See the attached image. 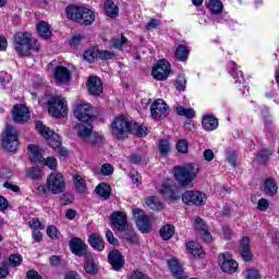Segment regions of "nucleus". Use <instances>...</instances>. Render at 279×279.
<instances>
[{
  "label": "nucleus",
  "instance_id": "f257e3e1",
  "mask_svg": "<svg viewBox=\"0 0 279 279\" xmlns=\"http://www.w3.org/2000/svg\"><path fill=\"white\" fill-rule=\"evenodd\" d=\"M111 132L116 138H125L129 132H133L136 136H147V128L136 123L130 122L125 117L120 116L111 123Z\"/></svg>",
  "mask_w": 279,
  "mask_h": 279
},
{
  "label": "nucleus",
  "instance_id": "f03ea898",
  "mask_svg": "<svg viewBox=\"0 0 279 279\" xmlns=\"http://www.w3.org/2000/svg\"><path fill=\"white\" fill-rule=\"evenodd\" d=\"M174 180L179 182L181 186H190V184L197 178L199 173V165L186 163L183 166H175L173 168Z\"/></svg>",
  "mask_w": 279,
  "mask_h": 279
},
{
  "label": "nucleus",
  "instance_id": "7ed1b4c3",
  "mask_svg": "<svg viewBox=\"0 0 279 279\" xmlns=\"http://www.w3.org/2000/svg\"><path fill=\"white\" fill-rule=\"evenodd\" d=\"M66 16L80 25H92L95 23V12L85 7L70 5L65 9Z\"/></svg>",
  "mask_w": 279,
  "mask_h": 279
},
{
  "label": "nucleus",
  "instance_id": "20e7f679",
  "mask_svg": "<svg viewBox=\"0 0 279 279\" xmlns=\"http://www.w3.org/2000/svg\"><path fill=\"white\" fill-rule=\"evenodd\" d=\"M46 184L49 193L52 195H60L66 190V180L62 172H51L46 179Z\"/></svg>",
  "mask_w": 279,
  "mask_h": 279
},
{
  "label": "nucleus",
  "instance_id": "39448f33",
  "mask_svg": "<svg viewBox=\"0 0 279 279\" xmlns=\"http://www.w3.org/2000/svg\"><path fill=\"white\" fill-rule=\"evenodd\" d=\"M37 132L45 138L52 149H58L62 145V140L58 133L46 126L41 121L35 123Z\"/></svg>",
  "mask_w": 279,
  "mask_h": 279
},
{
  "label": "nucleus",
  "instance_id": "423d86ee",
  "mask_svg": "<svg viewBox=\"0 0 279 279\" xmlns=\"http://www.w3.org/2000/svg\"><path fill=\"white\" fill-rule=\"evenodd\" d=\"M1 143L5 151H16L19 149V132L16 128L8 125L2 134Z\"/></svg>",
  "mask_w": 279,
  "mask_h": 279
},
{
  "label": "nucleus",
  "instance_id": "0eeeda50",
  "mask_svg": "<svg viewBox=\"0 0 279 279\" xmlns=\"http://www.w3.org/2000/svg\"><path fill=\"white\" fill-rule=\"evenodd\" d=\"M69 108L66 107V100L60 96H52L48 101V112L54 119H62L66 116Z\"/></svg>",
  "mask_w": 279,
  "mask_h": 279
},
{
  "label": "nucleus",
  "instance_id": "6e6552de",
  "mask_svg": "<svg viewBox=\"0 0 279 279\" xmlns=\"http://www.w3.org/2000/svg\"><path fill=\"white\" fill-rule=\"evenodd\" d=\"M14 49L19 56H27L32 49V34L17 32L14 36Z\"/></svg>",
  "mask_w": 279,
  "mask_h": 279
},
{
  "label": "nucleus",
  "instance_id": "1a4fd4ad",
  "mask_svg": "<svg viewBox=\"0 0 279 279\" xmlns=\"http://www.w3.org/2000/svg\"><path fill=\"white\" fill-rule=\"evenodd\" d=\"M150 117L155 121H160L169 117V105L163 99L155 100L150 106Z\"/></svg>",
  "mask_w": 279,
  "mask_h": 279
},
{
  "label": "nucleus",
  "instance_id": "9d476101",
  "mask_svg": "<svg viewBox=\"0 0 279 279\" xmlns=\"http://www.w3.org/2000/svg\"><path fill=\"white\" fill-rule=\"evenodd\" d=\"M74 116L78 121H82V123H88V121H92L93 117H95V109L90 104L76 105Z\"/></svg>",
  "mask_w": 279,
  "mask_h": 279
},
{
  "label": "nucleus",
  "instance_id": "9b49d317",
  "mask_svg": "<svg viewBox=\"0 0 279 279\" xmlns=\"http://www.w3.org/2000/svg\"><path fill=\"white\" fill-rule=\"evenodd\" d=\"M133 217L140 232H143V234L149 233V231L151 230V222H149V218L147 217L145 211L138 208L133 209Z\"/></svg>",
  "mask_w": 279,
  "mask_h": 279
},
{
  "label": "nucleus",
  "instance_id": "f8f14e48",
  "mask_svg": "<svg viewBox=\"0 0 279 279\" xmlns=\"http://www.w3.org/2000/svg\"><path fill=\"white\" fill-rule=\"evenodd\" d=\"M220 267L225 274H234L239 269V263L232 259V254L226 252L218 256Z\"/></svg>",
  "mask_w": 279,
  "mask_h": 279
},
{
  "label": "nucleus",
  "instance_id": "ddd939ff",
  "mask_svg": "<svg viewBox=\"0 0 279 279\" xmlns=\"http://www.w3.org/2000/svg\"><path fill=\"white\" fill-rule=\"evenodd\" d=\"M171 73V68L169 66V62L165 59L158 61L156 66L153 68L151 75L158 82H162L169 77Z\"/></svg>",
  "mask_w": 279,
  "mask_h": 279
},
{
  "label": "nucleus",
  "instance_id": "4468645a",
  "mask_svg": "<svg viewBox=\"0 0 279 279\" xmlns=\"http://www.w3.org/2000/svg\"><path fill=\"white\" fill-rule=\"evenodd\" d=\"M206 194L199 191H186L182 195L184 204H193L194 206H203V204H206Z\"/></svg>",
  "mask_w": 279,
  "mask_h": 279
},
{
  "label": "nucleus",
  "instance_id": "2eb2a0df",
  "mask_svg": "<svg viewBox=\"0 0 279 279\" xmlns=\"http://www.w3.org/2000/svg\"><path fill=\"white\" fill-rule=\"evenodd\" d=\"M111 225L120 232L125 231L130 227L128 225V216L123 211H113L111 215Z\"/></svg>",
  "mask_w": 279,
  "mask_h": 279
},
{
  "label": "nucleus",
  "instance_id": "dca6fc26",
  "mask_svg": "<svg viewBox=\"0 0 279 279\" xmlns=\"http://www.w3.org/2000/svg\"><path fill=\"white\" fill-rule=\"evenodd\" d=\"M29 120V109L25 105H15L13 107V121L15 123H25Z\"/></svg>",
  "mask_w": 279,
  "mask_h": 279
},
{
  "label": "nucleus",
  "instance_id": "f3484780",
  "mask_svg": "<svg viewBox=\"0 0 279 279\" xmlns=\"http://www.w3.org/2000/svg\"><path fill=\"white\" fill-rule=\"evenodd\" d=\"M108 260L114 271H121V268L125 267V258L119 251H111L108 255Z\"/></svg>",
  "mask_w": 279,
  "mask_h": 279
},
{
  "label": "nucleus",
  "instance_id": "a211bd4d",
  "mask_svg": "<svg viewBox=\"0 0 279 279\" xmlns=\"http://www.w3.org/2000/svg\"><path fill=\"white\" fill-rule=\"evenodd\" d=\"M86 243L81 238H72L70 240V250L75 256H86Z\"/></svg>",
  "mask_w": 279,
  "mask_h": 279
},
{
  "label": "nucleus",
  "instance_id": "6ab92c4d",
  "mask_svg": "<svg viewBox=\"0 0 279 279\" xmlns=\"http://www.w3.org/2000/svg\"><path fill=\"white\" fill-rule=\"evenodd\" d=\"M87 89L89 95L99 96L101 93H104L101 78L97 76H89L87 80Z\"/></svg>",
  "mask_w": 279,
  "mask_h": 279
},
{
  "label": "nucleus",
  "instance_id": "aec40b11",
  "mask_svg": "<svg viewBox=\"0 0 279 279\" xmlns=\"http://www.w3.org/2000/svg\"><path fill=\"white\" fill-rule=\"evenodd\" d=\"M239 250L242 259L250 263V260H252V244L250 238L244 236L240 240Z\"/></svg>",
  "mask_w": 279,
  "mask_h": 279
},
{
  "label": "nucleus",
  "instance_id": "412c9836",
  "mask_svg": "<svg viewBox=\"0 0 279 279\" xmlns=\"http://www.w3.org/2000/svg\"><path fill=\"white\" fill-rule=\"evenodd\" d=\"M54 80L58 84H69L71 82V71L62 65L57 66L54 69Z\"/></svg>",
  "mask_w": 279,
  "mask_h": 279
},
{
  "label": "nucleus",
  "instance_id": "4be33fe9",
  "mask_svg": "<svg viewBox=\"0 0 279 279\" xmlns=\"http://www.w3.org/2000/svg\"><path fill=\"white\" fill-rule=\"evenodd\" d=\"M202 125L206 132H214V130L219 128V120L213 114H207L203 117Z\"/></svg>",
  "mask_w": 279,
  "mask_h": 279
},
{
  "label": "nucleus",
  "instance_id": "5701e85b",
  "mask_svg": "<svg viewBox=\"0 0 279 279\" xmlns=\"http://www.w3.org/2000/svg\"><path fill=\"white\" fill-rule=\"evenodd\" d=\"M168 265H169V269L174 278L186 279V275L184 274L182 266H180V263H178V259L172 258V259L168 260Z\"/></svg>",
  "mask_w": 279,
  "mask_h": 279
},
{
  "label": "nucleus",
  "instance_id": "b1692460",
  "mask_svg": "<svg viewBox=\"0 0 279 279\" xmlns=\"http://www.w3.org/2000/svg\"><path fill=\"white\" fill-rule=\"evenodd\" d=\"M74 130H76L78 138H82L84 143L85 141H88L89 136L93 134V125H90L89 123L76 124L74 126Z\"/></svg>",
  "mask_w": 279,
  "mask_h": 279
},
{
  "label": "nucleus",
  "instance_id": "393cba45",
  "mask_svg": "<svg viewBox=\"0 0 279 279\" xmlns=\"http://www.w3.org/2000/svg\"><path fill=\"white\" fill-rule=\"evenodd\" d=\"M88 243L94 247V250H97L98 252H104L106 247V244L104 243V238H101V234L99 233L89 234Z\"/></svg>",
  "mask_w": 279,
  "mask_h": 279
},
{
  "label": "nucleus",
  "instance_id": "a878e982",
  "mask_svg": "<svg viewBox=\"0 0 279 279\" xmlns=\"http://www.w3.org/2000/svg\"><path fill=\"white\" fill-rule=\"evenodd\" d=\"M190 53L191 51L189 50V47L179 45L174 51V58L179 60V62H186Z\"/></svg>",
  "mask_w": 279,
  "mask_h": 279
},
{
  "label": "nucleus",
  "instance_id": "bb28decb",
  "mask_svg": "<svg viewBox=\"0 0 279 279\" xmlns=\"http://www.w3.org/2000/svg\"><path fill=\"white\" fill-rule=\"evenodd\" d=\"M229 69L230 74L232 75L233 80H235L234 84L239 86L241 82H243V72L239 71V66L236 65V63H234V61H231L229 63Z\"/></svg>",
  "mask_w": 279,
  "mask_h": 279
},
{
  "label": "nucleus",
  "instance_id": "cd10ccee",
  "mask_svg": "<svg viewBox=\"0 0 279 279\" xmlns=\"http://www.w3.org/2000/svg\"><path fill=\"white\" fill-rule=\"evenodd\" d=\"M31 162H43L44 157L38 146L31 144L28 145Z\"/></svg>",
  "mask_w": 279,
  "mask_h": 279
},
{
  "label": "nucleus",
  "instance_id": "c85d7f7f",
  "mask_svg": "<svg viewBox=\"0 0 279 279\" xmlns=\"http://www.w3.org/2000/svg\"><path fill=\"white\" fill-rule=\"evenodd\" d=\"M159 234L163 241H169L175 234V227L173 225H165L159 230Z\"/></svg>",
  "mask_w": 279,
  "mask_h": 279
},
{
  "label": "nucleus",
  "instance_id": "c756f323",
  "mask_svg": "<svg viewBox=\"0 0 279 279\" xmlns=\"http://www.w3.org/2000/svg\"><path fill=\"white\" fill-rule=\"evenodd\" d=\"M37 32L40 38L47 40V38H51V28L49 27V23L41 21L37 25Z\"/></svg>",
  "mask_w": 279,
  "mask_h": 279
},
{
  "label": "nucleus",
  "instance_id": "7c9ffc66",
  "mask_svg": "<svg viewBox=\"0 0 279 279\" xmlns=\"http://www.w3.org/2000/svg\"><path fill=\"white\" fill-rule=\"evenodd\" d=\"M264 191L269 197H274L278 194V184L274 179H267L265 182Z\"/></svg>",
  "mask_w": 279,
  "mask_h": 279
},
{
  "label": "nucleus",
  "instance_id": "2f4dec72",
  "mask_svg": "<svg viewBox=\"0 0 279 279\" xmlns=\"http://www.w3.org/2000/svg\"><path fill=\"white\" fill-rule=\"evenodd\" d=\"M186 250L187 252H190V254H192V256H194V258H199V256L204 254V250L202 248V245L193 241L186 244Z\"/></svg>",
  "mask_w": 279,
  "mask_h": 279
},
{
  "label": "nucleus",
  "instance_id": "473e14b6",
  "mask_svg": "<svg viewBox=\"0 0 279 279\" xmlns=\"http://www.w3.org/2000/svg\"><path fill=\"white\" fill-rule=\"evenodd\" d=\"M84 269L86 274H90L92 276H95L99 271V267L95 263V259H93V256H86Z\"/></svg>",
  "mask_w": 279,
  "mask_h": 279
},
{
  "label": "nucleus",
  "instance_id": "72a5a7b5",
  "mask_svg": "<svg viewBox=\"0 0 279 279\" xmlns=\"http://www.w3.org/2000/svg\"><path fill=\"white\" fill-rule=\"evenodd\" d=\"M112 191V187H110V184L108 183H100L96 187V193L104 199H109L110 198V193Z\"/></svg>",
  "mask_w": 279,
  "mask_h": 279
},
{
  "label": "nucleus",
  "instance_id": "f704fd0d",
  "mask_svg": "<svg viewBox=\"0 0 279 279\" xmlns=\"http://www.w3.org/2000/svg\"><path fill=\"white\" fill-rule=\"evenodd\" d=\"M207 8L211 14H221V12H223V3L221 0H209L207 2Z\"/></svg>",
  "mask_w": 279,
  "mask_h": 279
},
{
  "label": "nucleus",
  "instance_id": "c9c22d12",
  "mask_svg": "<svg viewBox=\"0 0 279 279\" xmlns=\"http://www.w3.org/2000/svg\"><path fill=\"white\" fill-rule=\"evenodd\" d=\"M160 193L165 199H169L170 202H175V199H180V197L175 195V192H173V189L170 185H162Z\"/></svg>",
  "mask_w": 279,
  "mask_h": 279
},
{
  "label": "nucleus",
  "instance_id": "e433bc0d",
  "mask_svg": "<svg viewBox=\"0 0 279 279\" xmlns=\"http://www.w3.org/2000/svg\"><path fill=\"white\" fill-rule=\"evenodd\" d=\"M105 11L107 16H110L111 19H114L119 14V7L114 4L111 0H107L105 2Z\"/></svg>",
  "mask_w": 279,
  "mask_h": 279
},
{
  "label": "nucleus",
  "instance_id": "4c0bfd02",
  "mask_svg": "<svg viewBox=\"0 0 279 279\" xmlns=\"http://www.w3.org/2000/svg\"><path fill=\"white\" fill-rule=\"evenodd\" d=\"M175 112L179 117H186L187 119H193L195 117V110L191 108H184L180 105L175 107Z\"/></svg>",
  "mask_w": 279,
  "mask_h": 279
},
{
  "label": "nucleus",
  "instance_id": "58836bf2",
  "mask_svg": "<svg viewBox=\"0 0 279 279\" xmlns=\"http://www.w3.org/2000/svg\"><path fill=\"white\" fill-rule=\"evenodd\" d=\"M271 154H274V149L271 148H266L259 151L256 156L257 162H259V165H265V162L269 160V157L271 156Z\"/></svg>",
  "mask_w": 279,
  "mask_h": 279
},
{
  "label": "nucleus",
  "instance_id": "ea45409f",
  "mask_svg": "<svg viewBox=\"0 0 279 279\" xmlns=\"http://www.w3.org/2000/svg\"><path fill=\"white\" fill-rule=\"evenodd\" d=\"M74 186L80 191V193H84L86 191V181L80 174H75L73 177Z\"/></svg>",
  "mask_w": 279,
  "mask_h": 279
},
{
  "label": "nucleus",
  "instance_id": "a19ab883",
  "mask_svg": "<svg viewBox=\"0 0 279 279\" xmlns=\"http://www.w3.org/2000/svg\"><path fill=\"white\" fill-rule=\"evenodd\" d=\"M146 205L153 210H162V203L158 202V198L150 196L146 199Z\"/></svg>",
  "mask_w": 279,
  "mask_h": 279
},
{
  "label": "nucleus",
  "instance_id": "79ce46f5",
  "mask_svg": "<svg viewBox=\"0 0 279 279\" xmlns=\"http://www.w3.org/2000/svg\"><path fill=\"white\" fill-rule=\"evenodd\" d=\"M125 45H128V38H125V36L123 35L121 36V38L111 39V47H113V49H123Z\"/></svg>",
  "mask_w": 279,
  "mask_h": 279
},
{
  "label": "nucleus",
  "instance_id": "37998d69",
  "mask_svg": "<svg viewBox=\"0 0 279 279\" xmlns=\"http://www.w3.org/2000/svg\"><path fill=\"white\" fill-rule=\"evenodd\" d=\"M226 160L231 165L233 168L236 167V151L232 148L226 150Z\"/></svg>",
  "mask_w": 279,
  "mask_h": 279
},
{
  "label": "nucleus",
  "instance_id": "c03bdc74",
  "mask_svg": "<svg viewBox=\"0 0 279 279\" xmlns=\"http://www.w3.org/2000/svg\"><path fill=\"white\" fill-rule=\"evenodd\" d=\"M124 241L130 243V245H136L138 243V235L134 231H128L123 234Z\"/></svg>",
  "mask_w": 279,
  "mask_h": 279
},
{
  "label": "nucleus",
  "instance_id": "a18cd8bd",
  "mask_svg": "<svg viewBox=\"0 0 279 279\" xmlns=\"http://www.w3.org/2000/svg\"><path fill=\"white\" fill-rule=\"evenodd\" d=\"M171 151V145L167 140H160L159 142V154L160 156H167Z\"/></svg>",
  "mask_w": 279,
  "mask_h": 279
},
{
  "label": "nucleus",
  "instance_id": "49530a36",
  "mask_svg": "<svg viewBox=\"0 0 279 279\" xmlns=\"http://www.w3.org/2000/svg\"><path fill=\"white\" fill-rule=\"evenodd\" d=\"M27 178H31V180H40V178H43V172H40V169L38 168H29L27 170Z\"/></svg>",
  "mask_w": 279,
  "mask_h": 279
},
{
  "label": "nucleus",
  "instance_id": "de8ad7c7",
  "mask_svg": "<svg viewBox=\"0 0 279 279\" xmlns=\"http://www.w3.org/2000/svg\"><path fill=\"white\" fill-rule=\"evenodd\" d=\"M102 138L99 134L97 133H93L89 134L88 140H85V143H87V145H99V143H101Z\"/></svg>",
  "mask_w": 279,
  "mask_h": 279
},
{
  "label": "nucleus",
  "instance_id": "09e8293b",
  "mask_svg": "<svg viewBox=\"0 0 279 279\" xmlns=\"http://www.w3.org/2000/svg\"><path fill=\"white\" fill-rule=\"evenodd\" d=\"M177 90H185L186 89V77L184 74L178 76L177 82L174 84Z\"/></svg>",
  "mask_w": 279,
  "mask_h": 279
},
{
  "label": "nucleus",
  "instance_id": "8fccbe9b",
  "mask_svg": "<svg viewBox=\"0 0 279 279\" xmlns=\"http://www.w3.org/2000/svg\"><path fill=\"white\" fill-rule=\"evenodd\" d=\"M97 56L99 60H112V58H114V52L110 50H98Z\"/></svg>",
  "mask_w": 279,
  "mask_h": 279
},
{
  "label": "nucleus",
  "instance_id": "3c124183",
  "mask_svg": "<svg viewBox=\"0 0 279 279\" xmlns=\"http://www.w3.org/2000/svg\"><path fill=\"white\" fill-rule=\"evenodd\" d=\"M9 263L13 267H20L21 263H23V256L21 254H12L9 256Z\"/></svg>",
  "mask_w": 279,
  "mask_h": 279
},
{
  "label": "nucleus",
  "instance_id": "603ef678",
  "mask_svg": "<svg viewBox=\"0 0 279 279\" xmlns=\"http://www.w3.org/2000/svg\"><path fill=\"white\" fill-rule=\"evenodd\" d=\"M177 150L179 154H189V143L185 140H179Z\"/></svg>",
  "mask_w": 279,
  "mask_h": 279
},
{
  "label": "nucleus",
  "instance_id": "864d4df0",
  "mask_svg": "<svg viewBox=\"0 0 279 279\" xmlns=\"http://www.w3.org/2000/svg\"><path fill=\"white\" fill-rule=\"evenodd\" d=\"M43 162H45L46 167H48L52 171H56L58 167V159H56L54 157H48L46 159L44 158Z\"/></svg>",
  "mask_w": 279,
  "mask_h": 279
},
{
  "label": "nucleus",
  "instance_id": "5fc2aeb1",
  "mask_svg": "<svg viewBox=\"0 0 279 279\" xmlns=\"http://www.w3.org/2000/svg\"><path fill=\"white\" fill-rule=\"evenodd\" d=\"M10 276V265L8 262L0 264V279L8 278Z\"/></svg>",
  "mask_w": 279,
  "mask_h": 279
},
{
  "label": "nucleus",
  "instance_id": "6e6d98bb",
  "mask_svg": "<svg viewBox=\"0 0 279 279\" xmlns=\"http://www.w3.org/2000/svg\"><path fill=\"white\" fill-rule=\"evenodd\" d=\"M29 228H32V230H45V225H43V222H40V220H38L37 218H33L32 220H29L28 222Z\"/></svg>",
  "mask_w": 279,
  "mask_h": 279
},
{
  "label": "nucleus",
  "instance_id": "4d7b16f0",
  "mask_svg": "<svg viewBox=\"0 0 279 279\" xmlns=\"http://www.w3.org/2000/svg\"><path fill=\"white\" fill-rule=\"evenodd\" d=\"M195 230L201 234L204 230H208V226L199 217L195 218Z\"/></svg>",
  "mask_w": 279,
  "mask_h": 279
},
{
  "label": "nucleus",
  "instance_id": "13d9d810",
  "mask_svg": "<svg viewBox=\"0 0 279 279\" xmlns=\"http://www.w3.org/2000/svg\"><path fill=\"white\" fill-rule=\"evenodd\" d=\"M47 235L49 239H60V230H58L54 226H49L47 228Z\"/></svg>",
  "mask_w": 279,
  "mask_h": 279
},
{
  "label": "nucleus",
  "instance_id": "bf43d9fd",
  "mask_svg": "<svg viewBox=\"0 0 279 279\" xmlns=\"http://www.w3.org/2000/svg\"><path fill=\"white\" fill-rule=\"evenodd\" d=\"M143 158H145V153L138 151V153L131 155L130 160L134 165H140V162H143Z\"/></svg>",
  "mask_w": 279,
  "mask_h": 279
},
{
  "label": "nucleus",
  "instance_id": "052dcab7",
  "mask_svg": "<svg viewBox=\"0 0 279 279\" xmlns=\"http://www.w3.org/2000/svg\"><path fill=\"white\" fill-rule=\"evenodd\" d=\"M100 173L102 175H112V173H114V167L110 163H105L100 168Z\"/></svg>",
  "mask_w": 279,
  "mask_h": 279
},
{
  "label": "nucleus",
  "instance_id": "680f3d73",
  "mask_svg": "<svg viewBox=\"0 0 279 279\" xmlns=\"http://www.w3.org/2000/svg\"><path fill=\"white\" fill-rule=\"evenodd\" d=\"M83 58L87 62H94L95 58H98L97 51H95L94 49L87 50V51L84 52Z\"/></svg>",
  "mask_w": 279,
  "mask_h": 279
},
{
  "label": "nucleus",
  "instance_id": "e2e57ef3",
  "mask_svg": "<svg viewBox=\"0 0 279 279\" xmlns=\"http://www.w3.org/2000/svg\"><path fill=\"white\" fill-rule=\"evenodd\" d=\"M245 279H260V272L256 269H246Z\"/></svg>",
  "mask_w": 279,
  "mask_h": 279
},
{
  "label": "nucleus",
  "instance_id": "0e129e2a",
  "mask_svg": "<svg viewBox=\"0 0 279 279\" xmlns=\"http://www.w3.org/2000/svg\"><path fill=\"white\" fill-rule=\"evenodd\" d=\"M106 239L110 245H119V240L114 238V233H112L110 230L106 231Z\"/></svg>",
  "mask_w": 279,
  "mask_h": 279
},
{
  "label": "nucleus",
  "instance_id": "69168bd1",
  "mask_svg": "<svg viewBox=\"0 0 279 279\" xmlns=\"http://www.w3.org/2000/svg\"><path fill=\"white\" fill-rule=\"evenodd\" d=\"M267 208H269V201H267L266 198H260L257 203V209L265 211L267 210Z\"/></svg>",
  "mask_w": 279,
  "mask_h": 279
},
{
  "label": "nucleus",
  "instance_id": "338daca9",
  "mask_svg": "<svg viewBox=\"0 0 279 279\" xmlns=\"http://www.w3.org/2000/svg\"><path fill=\"white\" fill-rule=\"evenodd\" d=\"M129 279H149V277L141 271H133Z\"/></svg>",
  "mask_w": 279,
  "mask_h": 279
},
{
  "label": "nucleus",
  "instance_id": "774afa93",
  "mask_svg": "<svg viewBox=\"0 0 279 279\" xmlns=\"http://www.w3.org/2000/svg\"><path fill=\"white\" fill-rule=\"evenodd\" d=\"M26 278L27 279H43V277L36 270H28L26 272Z\"/></svg>",
  "mask_w": 279,
  "mask_h": 279
}]
</instances>
